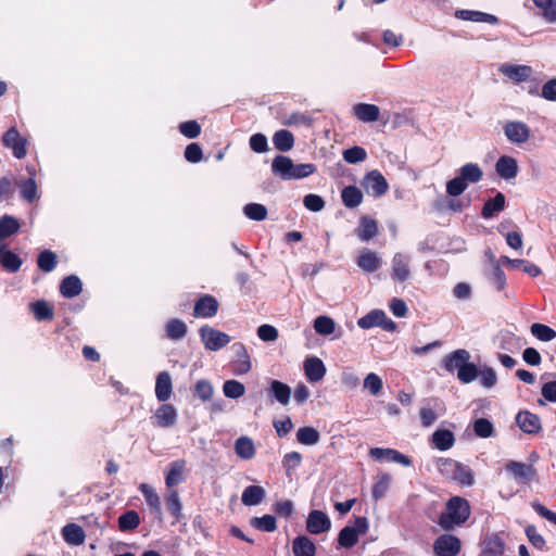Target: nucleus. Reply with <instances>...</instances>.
<instances>
[{"mask_svg": "<svg viewBox=\"0 0 556 556\" xmlns=\"http://www.w3.org/2000/svg\"><path fill=\"white\" fill-rule=\"evenodd\" d=\"M363 187L369 195L381 197L387 192L389 185L378 170H371L365 176Z\"/></svg>", "mask_w": 556, "mask_h": 556, "instance_id": "39448f33", "label": "nucleus"}, {"mask_svg": "<svg viewBox=\"0 0 556 556\" xmlns=\"http://www.w3.org/2000/svg\"><path fill=\"white\" fill-rule=\"evenodd\" d=\"M303 368L305 376L309 382L320 381L325 377L327 371L324 362L316 356L307 357L304 361Z\"/></svg>", "mask_w": 556, "mask_h": 556, "instance_id": "ddd939ff", "label": "nucleus"}, {"mask_svg": "<svg viewBox=\"0 0 556 556\" xmlns=\"http://www.w3.org/2000/svg\"><path fill=\"white\" fill-rule=\"evenodd\" d=\"M270 392L280 404L287 405L289 403L291 389L286 383L273 380L270 383Z\"/></svg>", "mask_w": 556, "mask_h": 556, "instance_id": "79ce46f5", "label": "nucleus"}, {"mask_svg": "<svg viewBox=\"0 0 556 556\" xmlns=\"http://www.w3.org/2000/svg\"><path fill=\"white\" fill-rule=\"evenodd\" d=\"M166 336L170 340L182 339L188 331L187 325L180 319H170L165 326Z\"/></svg>", "mask_w": 556, "mask_h": 556, "instance_id": "e433bc0d", "label": "nucleus"}, {"mask_svg": "<svg viewBox=\"0 0 556 556\" xmlns=\"http://www.w3.org/2000/svg\"><path fill=\"white\" fill-rule=\"evenodd\" d=\"M314 329L320 336H329L336 330V323L329 316H318L314 320Z\"/></svg>", "mask_w": 556, "mask_h": 556, "instance_id": "c03bdc74", "label": "nucleus"}, {"mask_svg": "<svg viewBox=\"0 0 556 556\" xmlns=\"http://www.w3.org/2000/svg\"><path fill=\"white\" fill-rule=\"evenodd\" d=\"M166 505L169 511L176 517H180V511L182 508L179 495L177 491H170L166 497Z\"/></svg>", "mask_w": 556, "mask_h": 556, "instance_id": "338daca9", "label": "nucleus"}, {"mask_svg": "<svg viewBox=\"0 0 556 556\" xmlns=\"http://www.w3.org/2000/svg\"><path fill=\"white\" fill-rule=\"evenodd\" d=\"M367 156L366 151L361 147H353L343 152V159L350 164L363 162Z\"/></svg>", "mask_w": 556, "mask_h": 556, "instance_id": "052dcab7", "label": "nucleus"}, {"mask_svg": "<svg viewBox=\"0 0 556 556\" xmlns=\"http://www.w3.org/2000/svg\"><path fill=\"white\" fill-rule=\"evenodd\" d=\"M62 535L66 543L71 545H80L85 542V532L76 523H68L62 529Z\"/></svg>", "mask_w": 556, "mask_h": 556, "instance_id": "c85d7f7f", "label": "nucleus"}, {"mask_svg": "<svg viewBox=\"0 0 556 556\" xmlns=\"http://www.w3.org/2000/svg\"><path fill=\"white\" fill-rule=\"evenodd\" d=\"M358 536L351 526H346L340 531L338 542L340 546L351 548L357 543Z\"/></svg>", "mask_w": 556, "mask_h": 556, "instance_id": "4d7b16f0", "label": "nucleus"}, {"mask_svg": "<svg viewBox=\"0 0 556 556\" xmlns=\"http://www.w3.org/2000/svg\"><path fill=\"white\" fill-rule=\"evenodd\" d=\"M331 527L329 517L321 510H313L306 520V529L312 534L327 532Z\"/></svg>", "mask_w": 556, "mask_h": 556, "instance_id": "9d476101", "label": "nucleus"}, {"mask_svg": "<svg viewBox=\"0 0 556 556\" xmlns=\"http://www.w3.org/2000/svg\"><path fill=\"white\" fill-rule=\"evenodd\" d=\"M437 468L446 479L455 481L462 485H471L475 481L473 471L459 462L451 458H440L437 462Z\"/></svg>", "mask_w": 556, "mask_h": 556, "instance_id": "f03ea898", "label": "nucleus"}, {"mask_svg": "<svg viewBox=\"0 0 556 556\" xmlns=\"http://www.w3.org/2000/svg\"><path fill=\"white\" fill-rule=\"evenodd\" d=\"M344 205L349 208L358 206L363 201L362 191L355 186H348L341 192Z\"/></svg>", "mask_w": 556, "mask_h": 556, "instance_id": "473e14b6", "label": "nucleus"}, {"mask_svg": "<svg viewBox=\"0 0 556 556\" xmlns=\"http://www.w3.org/2000/svg\"><path fill=\"white\" fill-rule=\"evenodd\" d=\"M37 264L42 271L50 273L56 266V255L50 250H45L39 254Z\"/></svg>", "mask_w": 556, "mask_h": 556, "instance_id": "603ef678", "label": "nucleus"}, {"mask_svg": "<svg viewBox=\"0 0 556 556\" xmlns=\"http://www.w3.org/2000/svg\"><path fill=\"white\" fill-rule=\"evenodd\" d=\"M470 515V507L465 498L455 496L452 497L446 504V513L442 514L439 519V525L451 530L455 526L464 523Z\"/></svg>", "mask_w": 556, "mask_h": 556, "instance_id": "f257e3e1", "label": "nucleus"}, {"mask_svg": "<svg viewBox=\"0 0 556 556\" xmlns=\"http://www.w3.org/2000/svg\"><path fill=\"white\" fill-rule=\"evenodd\" d=\"M506 470L517 482L527 483L535 476V469L532 465L510 460L506 464Z\"/></svg>", "mask_w": 556, "mask_h": 556, "instance_id": "f8f14e48", "label": "nucleus"}, {"mask_svg": "<svg viewBox=\"0 0 556 556\" xmlns=\"http://www.w3.org/2000/svg\"><path fill=\"white\" fill-rule=\"evenodd\" d=\"M223 392L226 397L239 399L244 395L245 388L240 381L231 379L224 383Z\"/></svg>", "mask_w": 556, "mask_h": 556, "instance_id": "3c124183", "label": "nucleus"}, {"mask_svg": "<svg viewBox=\"0 0 556 556\" xmlns=\"http://www.w3.org/2000/svg\"><path fill=\"white\" fill-rule=\"evenodd\" d=\"M530 332L542 342H549L556 338V331L554 329L540 323L532 324Z\"/></svg>", "mask_w": 556, "mask_h": 556, "instance_id": "37998d69", "label": "nucleus"}, {"mask_svg": "<svg viewBox=\"0 0 556 556\" xmlns=\"http://www.w3.org/2000/svg\"><path fill=\"white\" fill-rule=\"evenodd\" d=\"M382 265V260L380 255L371 251L369 249H363L359 253V256L357 258V266L366 271V273H374L378 270Z\"/></svg>", "mask_w": 556, "mask_h": 556, "instance_id": "4468645a", "label": "nucleus"}, {"mask_svg": "<svg viewBox=\"0 0 556 556\" xmlns=\"http://www.w3.org/2000/svg\"><path fill=\"white\" fill-rule=\"evenodd\" d=\"M251 525L257 530L273 532L276 530V518L273 515H264L263 517H254Z\"/></svg>", "mask_w": 556, "mask_h": 556, "instance_id": "864d4df0", "label": "nucleus"}, {"mask_svg": "<svg viewBox=\"0 0 556 556\" xmlns=\"http://www.w3.org/2000/svg\"><path fill=\"white\" fill-rule=\"evenodd\" d=\"M292 552L294 556H315L316 546L311 539L300 535L293 540Z\"/></svg>", "mask_w": 556, "mask_h": 556, "instance_id": "cd10ccee", "label": "nucleus"}, {"mask_svg": "<svg viewBox=\"0 0 556 556\" xmlns=\"http://www.w3.org/2000/svg\"><path fill=\"white\" fill-rule=\"evenodd\" d=\"M355 116L362 122H375L379 118V108L375 104L359 103L354 106Z\"/></svg>", "mask_w": 556, "mask_h": 556, "instance_id": "c756f323", "label": "nucleus"}, {"mask_svg": "<svg viewBox=\"0 0 556 556\" xmlns=\"http://www.w3.org/2000/svg\"><path fill=\"white\" fill-rule=\"evenodd\" d=\"M173 391L172 377L167 371H161L156 376L155 396L161 402H166Z\"/></svg>", "mask_w": 556, "mask_h": 556, "instance_id": "412c9836", "label": "nucleus"}, {"mask_svg": "<svg viewBox=\"0 0 556 556\" xmlns=\"http://www.w3.org/2000/svg\"><path fill=\"white\" fill-rule=\"evenodd\" d=\"M381 320H384V312L381 309H374L357 320V326L362 329H370L372 327H380Z\"/></svg>", "mask_w": 556, "mask_h": 556, "instance_id": "a19ab883", "label": "nucleus"}, {"mask_svg": "<svg viewBox=\"0 0 556 556\" xmlns=\"http://www.w3.org/2000/svg\"><path fill=\"white\" fill-rule=\"evenodd\" d=\"M149 507L157 515H161V501L155 490L148 483H141L139 486Z\"/></svg>", "mask_w": 556, "mask_h": 556, "instance_id": "f704fd0d", "label": "nucleus"}, {"mask_svg": "<svg viewBox=\"0 0 556 556\" xmlns=\"http://www.w3.org/2000/svg\"><path fill=\"white\" fill-rule=\"evenodd\" d=\"M81 281L77 276H68L63 279L60 291L64 298H74L81 292Z\"/></svg>", "mask_w": 556, "mask_h": 556, "instance_id": "2f4dec72", "label": "nucleus"}, {"mask_svg": "<svg viewBox=\"0 0 556 556\" xmlns=\"http://www.w3.org/2000/svg\"><path fill=\"white\" fill-rule=\"evenodd\" d=\"M250 148L256 153H264L268 149L267 138L263 134H254L250 138Z\"/></svg>", "mask_w": 556, "mask_h": 556, "instance_id": "774afa93", "label": "nucleus"}, {"mask_svg": "<svg viewBox=\"0 0 556 556\" xmlns=\"http://www.w3.org/2000/svg\"><path fill=\"white\" fill-rule=\"evenodd\" d=\"M392 478L389 473H381L372 488V497L378 501L384 496L390 488Z\"/></svg>", "mask_w": 556, "mask_h": 556, "instance_id": "8fccbe9b", "label": "nucleus"}, {"mask_svg": "<svg viewBox=\"0 0 556 556\" xmlns=\"http://www.w3.org/2000/svg\"><path fill=\"white\" fill-rule=\"evenodd\" d=\"M235 452L242 459H251L255 455V446L251 438L240 437L236 440Z\"/></svg>", "mask_w": 556, "mask_h": 556, "instance_id": "7c9ffc66", "label": "nucleus"}, {"mask_svg": "<svg viewBox=\"0 0 556 556\" xmlns=\"http://www.w3.org/2000/svg\"><path fill=\"white\" fill-rule=\"evenodd\" d=\"M186 462L182 459L175 460L169 464L168 471L165 477L167 488H174L185 480Z\"/></svg>", "mask_w": 556, "mask_h": 556, "instance_id": "4be33fe9", "label": "nucleus"}, {"mask_svg": "<svg viewBox=\"0 0 556 556\" xmlns=\"http://www.w3.org/2000/svg\"><path fill=\"white\" fill-rule=\"evenodd\" d=\"M266 494L263 486L249 485L247 486L241 495V501L245 506H256L262 503Z\"/></svg>", "mask_w": 556, "mask_h": 556, "instance_id": "a878e982", "label": "nucleus"}, {"mask_svg": "<svg viewBox=\"0 0 556 556\" xmlns=\"http://www.w3.org/2000/svg\"><path fill=\"white\" fill-rule=\"evenodd\" d=\"M483 176L482 169L478 164L467 163L459 168V177L468 184L478 182Z\"/></svg>", "mask_w": 556, "mask_h": 556, "instance_id": "c9c22d12", "label": "nucleus"}, {"mask_svg": "<svg viewBox=\"0 0 556 556\" xmlns=\"http://www.w3.org/2000/svg\"><path fill=\"white\" fill-rule=\"evenodd\" d=\"M473 431L480 438H490L494 432L492 422L486 418H478L473 422Z\"/></svg>", "mask_w": 556, "mask_h": 556, "instance_id": "13d9d810", "label": "nucleus"}, {"mask_svg": "<svg viewBox=\"0 0 556 556\" xmlns=\"http://www.w3.org/2000/svg\"><path fill=\"white\" fill-rule=\"evenodd\" d=\"M369 455L378 462L386 460L396 463L405 467L412 465V460L406 455L393 448L372 447L369 450Z\"/></svg>", "mask_w": 556, "mask_h": 556, "instance_id": "0eeeda50", "label": "nucleus"}, {"mask_svg": "<svg viewBox=\"0 0 556 556\" xmlns=\"http://www.w3.org/2000/svg\"><path fill=\"white\" fill-rule=\"evenodd\" d=\"M293 162L285 155H277L271 164L274 173L280 175L283 179H290Z\"/></svg>", "mask_w": 556, "mask_h": 556, "instance_id": "4c0bfd02", "label": "nucleus"}, {"mask_svg": "<svg viewBox=\"0 0 556 556\" xmlns=\"http://www.w3.org/2000/svg\"><path fill=\"white\" fill-rule=\"evenodd\" d=\"M468 185L459 176L451 179L446 184V192L451 197L460 195L466 189Z\"/></svg>", "mask_w": 556, "mask_h": 556, "instance_id": "680f3d73", "label": "nucleus"}, {"mask_svg": "<svg viewBox=\"0 0 556 556\" xmlns=\"http://www.w3.org/2000/svg\"><path fill=\"white\" fill-rule=\"evenodd\" d=\"M140 523V518L137 511L128 510L118 518V527L122 531H129L136 529Z\"/></svg>", "mask_w": 556, "mask_h": 556, "instance_id": "de8ad7c7", "label": "nucleus"}, {"mask_svg": "<svg viewBox=\"0 0 556 556\" xmlns=\"http://www.w3.org/2000/svg\"><path fill=\"white\" fill-rule=\"evenodd\" d=\"M3 143L13 149L15 157L22 159L26 155V140L20 136L14 127L3 136Z\"/></svg>", "mask_w": 556, "mask_h": 556, "instance_id": "a211bd4d", "label": "nucleus"}, {"mask_svg": "<svg viewBox=\"0 0 556 556\" xmlns=\"http://www.w3.org/2000/svg\"><path fill=\"white\" fill-rule=\"evenodd\" d=\"M20 229L18 220L10 215L0 218V238H8L16 233Z\"/></svg>", "mask_w": 556, "mask_h": 556, "instance_id": "a18cd8bd", "label": "nucleus"}, {"mask_svg": "<svg viewBox=\"0 0 556 556\" xmlns=\"http://www.w3.org/2000/svg\"><path fill=\"white\" fill-rule=\"evenodd\" d=\"M33 313L39 320L49 319L52 317L53 312L50 305L45 301H37L31 305Z\"/></svg>", "mask_w": 556, "mask_h": 556, "instance_id": "0e129e2a", "label": "nucleus"}, {"mask_svg": "<svg viewBox=\"0 0 556 556\" xmlns=\"http://www.w3.org/2000/svg\"><path fill=\"white\" fill-rule=\"evenodd\" d=\"M383 383L381 378L370 372L364 379V388L367 389L372 395H378L382 390Z\"/></svg>", "mask_w": 556, "mask_h": 556, "instance_id": "bf43d9fd", "label": "nucleus"}, {"mask_svg": "<svg viewBox=\"0 0 556 556\" xmlns=\"http://www.w3.org/2000/svg\"><path fill=\"white\" fill-rule=\"evenodd\" d=\"M495 169L500 177L509 180L517 176L518 164L511 156H501L495 164Z\"/></svg>", "mask_w": 556, "mask_h": 556, "instance_id": "5701e85b", "label": "nucleus"}, {"mask_svg": "<svg viewBox=\"0 0 556 556\" xmlns=\"http://www.w3.org/2000/svg\"><path fill=\"white\" fill-rule=\"evenodd\" d=\"M232 349H233V351L236 353V357H237L235 369H233L235 374L236 375L248 374L252 368V364H251V358H250L247 348L242 343H235L232 345Z\"/></svg>", "mask_w": 556, "mask_h": 556, "instance_id": "aec40b11", "label": "nucleus"}, {"mask_svg": "<svg viewBox=\"0 0 556 556\" xmlns=\"http://www.w3.org/2000/svg\"><path fill=\"white\" fill-rule=\"evenodd\" d=\"M296 440L303 445H316L320 441V433L314 427H302L296 431Z\"/></svg>", "mask_w": 556, "mask_h": 556, "instance_id": "72a5a7b5", "label": "nucleus"}, {"mask_svg": "<svg viewBox=\"0 0 556 556\" xmlns=\"http://www.w3.org/2000/svg\"><path fill=\"white\" fill-rule=\"evenodd\" d=\"M437 556H456L460 551V541L451 534L439 536L433 545Z\"/></svg>", "mask_w": 556, "mask_h": 556, "instance_id": "6e6552de", "label": "nucleus"}, {"mask_svg": "<svg viewBox=\"0 0 556 556\" xmlns=\"http://www.w3.org/2000/svg\"><path fill=\"white\" fill-rule=\"evenodd\" d=\"M516 422L520 430L528 434H536L542 429L540 417L529 410L519 412L516 416Z\"/></svg>", "mask_w": 556, "mask_h": 556, "instance_id": "1a4fd4ad", "label": "nucleus"}, {"mask_svg": "<svg viewBox=\"0 0 556 556\" xmlns=\"http://www.w3.org/2000/svg\"><path fill=\"white\" fill-rule=\"evenodd\" d=\"M273 142L277 150L286 152L293 148L294 137L289 130L281 129L274 135Z\"/></svg>", "mask_w": 556, "mask_h": 556, "instance_id": "ea45409f", "label": "nucleus"}, {"mask_svg": "<svg viewBox=\"0 0 556 556\" xmlns=\"http://www.w3.org/2000/svg\"><path fill=\"white\" fill-rule=\"evenodd\" d=\"M443 413L442 403L438 400H432L420 408L419 416L421 425L426 428L432 426L440 415Z\"/></svg>", "mask_w": 556, "mask_h": 556, "instance_id": "2eb2a0df", "label": "nucleus"}, {"mask_svg": "<svg viewBox=\"0 0 556 556\" xmlns=\"http://www.w3.org/2000/svg\"><path fill=\"white\" fill-rule=\"evenodd\" d=\"M504 134L510 142L522 144L530 138V128L523 122L509 121L504 125Z\"/></svg>", "mask_w": 556, "mask_h": 556, "instance_id": "20e7f679", "label": "nucleus"}, {"mask_svg": "<svg viewBox=\"0 0 556 556\" xmlns=\"http://www.w3.org/2000/svg\"><path fill=\"white\" fill-rule=\"evenodd\" d=\"M201 341L208 351H218L230 342V337L210 326L200 328Z\"/></svg>", "mask_w": 556, "mask_h": 556, "instance_id": "7ed1b4c3", "label": "nucleus"}, {"mask_svg": "<svg viewBox=\"0 0 556 556\" xmlns=\"http://www.w3.org/2000/svg\"><path fill=\"white\" fill-rule=\"evenodd\" d=\"M257 337L264 342H275L278 339V330L268 324L257 328Z\"/></svg>", "mask_w": 556, "mask_h": 556, "instance_id": "69168bd1", "label": "nucleus"}, {"mask_svg": "<svg viewBox=\"0 0 556 556\" xmlns=\"http://www.w3.org/2000/svg\"><path fill=\"white\" fill-rule=\"evenodd\" d=\"M1 265L9 271L15 273L22 266V260L13 252L2 247Z\"/></svg>", "mask_w": 556, "mask_h": 556, "instance_id": "49530a36", "label": "nucleus"}, {"mask_svg": "<svg viewBox=\"0 0 556 556\" xmlns=\"http://www.w3.org/2000/svg\"><path fill=\"white\" fill-rule=\"evenodd\" d=\"M154 425L162 428H170L177 421V410L170 404L161 405L154 414Z\"/></svg>", "mask_w": 556, "mask_h": 556, "instance_id": "dca6fc26", "label": "nucleus"}, {"mask_svg": "<svg viewBox=\"0 0 556 556\" xmlns=\"http://www.w3.org/2000/svg\"><path fill=\"white\" fill-rule=\"evenodd\" d=\"M500 72L515 83H523L531 77L533 70L529 65L506 63L500 67Z\"/></svg>", "mask_w": 556, "mask_h": 556, "instance_id": "9b49d317", "label": "nucleus"}, {"mask_svg": "<svg viewBox=\"0 0 556 556\" xmlns=\"http://www.w3.org/2000/svg\"><path fill=\"white\" fill-rule=\"evenodd\" d=\"M478 378H480V384L485 389H491L497 383V375L492 367L484 366L479 369Z\"/></svg>", "mask_w": 556, "mask_h": 556, "instance_id": "6e6d98bb", "label": "nucleus"}, {"mask_svg": "<svg viewBox=\"0 0 556 556\" xmlns=\"http://www.w3.org/2000/svg\"><path fill=\"white\" fill-rule=\"evenodd\" d=\"M21 195L28 202H31L36 199L37 195V186L33 178L24 180L20 185Z\"/></svg>", "mask_w": 556, "mask_h": 556, "instance_id": "e2e57ef3", "label": "nucleus"}, {"mask_svg": "<svg viewBox=\"0 0 556 556\" xmlns=\"http://www.w3.org/2000/svg\"><path fill=\"white\" fill-rule=\"evenodd\" d=\"M357 237L366 242L370 239L375 238L378 235V225L377 222L370 217H362L359 226L356 228Z\"/></svg>", "mask_w": 556, "mask_h": 556, "instance_id": "393cba45", "label": "nucleus"}, {"mask_svg": "<svg viewBox=\"0 0 556 556\" xmlns=\"http://www.w3.org/2000/svg\"><path fill=\"white\" fill-rule=\"evenodd\" d=\"M431 442L435 448L447 451L453 447L455 437L453 432L447 429H439L433 432Z\"/></svg>", "mask_w": 556, "mask_h": 556, "instance_id": "bb28decb", "label": "nucleus"}, {"mask_svg": "<svg viewBox=\"0 0 556 556\" xmlns=\"http://www.w3.org/2000/svg\"><path fill=\"white\" fill-rule=\"evenodd\" d=\"M455 16L459 20L471 21V22H480V23H489V24H496L498 22V20L495 15L480 12V11L458 10V11H456Z\"/></svg>", "mask_w": 556, "mask_h": 556, "instance_id": "b1692460", "label": "nucleus"}, {"mask_svg": "<svg viewBox=\"0 0 556 556\" xmlns=\"http://www.w3.org/2000/svg\"><path fill=\"white\" fill-rule=\"evenodd\" d=\"M469 359L470 353L465 349H458L444 357L443 367L450 372H453L454 370L459 372L460 368L464 367Z\"/></svg>", "mask_w": 556, "mask_h": 556, "instance_id": "f3484780", "label": "nucleus"}, {"mask_svg": "<svg viewBox=\"0 0 556 556\" xmlns=\"http://www.w3.org/2000/svg\"><path fill=\"white\" fill-rule=\"evenodd\" d=\"M244 215L252 220L261 222L267 217V208L260 203H249L243 207Z\"/></svg>", "mask_w": 556, "mask_h": 556, "instance_id": "09e8293b", "label": "nucleus"}, {"mask_svg": "<svg viewBox=\"0 0 556 556\" xmlns=\"http://www.w3.org/2000/svg\"><path fill=\"white\" fill-rule=\"evenodd\" d=\"M410 257L401 252L395 253L391 262V277L394 281L404 282L410 277Z\"/></svg>", "mask_w": 556, "mask_h": 556, "instance_id": "423d86ee", "label": "nucleus"}, {"mask_svg": "<svg viewBox=\"0 0 556 556\" xmlns=\"http://www.w3.org/2000/svg\"><path fill=\"white\" fill-rule=\"evenodd\" d=\"M218 309V302L211 295H204L199 299L194 305L193 316L208 318L213 317Z\"/></svg>", "mask_w": 556, "mask_h": 556, "instance_id": "6ab92c4d", "label": "nucleus"}, {"mask_svg": "<svg viewBox=\"0 0 556 556\" xmlns=\"http://www.w3.org/2000/svg\"><path fill=\"white\" fill-rule=\"evenodd\" d=\"M505 207V197L502 192H497L496 195L486 201L482 208V216L484 218H491L495 213L503 211Z\"/></svg>", "mask_w": 556, "mask_h": 556, "instance_id": "58836bf2", "label": "nucleus"}, {"mask_svg": "<svg viewBox=\"0 0 556 556\" xmlns=\"http://www.w3.org/2000/svg\"><path fill=\"white\" fill-rule=\"evenodd\" d=\"M478 367L473 363L467 361L464 367L460 368L459 372H457V378L460 382L468 384L478 378Z\"/></svg>", "mask_w": 556, "mask_h": 556, "instance_id": "5fc2aeb1", "label": "nucleus"}]
</instances>
